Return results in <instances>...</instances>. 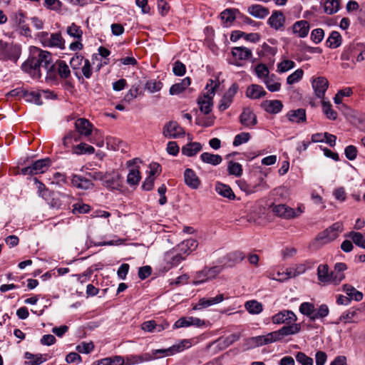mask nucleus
<instances>
[{
    "label": "nucleus",
    "mask_w": 365,
    "mask_h": 365,
    "mask_svg": "<svg viewBox=\"0 0 365 365\" xmlns=\"http://www.w3.org/2000/svg\"><path fill=\"white\" fill-rule=\"evenodd\" d=\"M309 24L305 20L297 21L293 25V32L299 38H304L308 35Z\"/></svg>",
    "instance_id": "c85d7f7f"
},
{
    "label": "nucleus",
    "mask_w": 365,
    "mask_h": 365,
    "mask_svg": "<svg viewBox=\"0 0 365 365\" xmlns=\"http://www.w3.org/2000/svg\"><path fill=\"white\" fill-rule=\"evenodd\" d=\"M236 183L240 189L247 195H250L269 188V186L262 178L259 180V182L257 184L247 183L245 180H239Z\"/></svg>",
    "instance_id": "0eeeda50"
},
{
    "label": "nucleus",
    "mask_w": 365,
    "mask_h": 365,
    "mask_svg": "<svg viewBox=\"0 0 365 365\" xmlns=\"http://www.w3.org/2000/svg\"><path fill=\"white\" fill-rule=\"evenodd\" d=\"M24 357L28 360L25 361V365H40L46 361V359L41 354L34 355L31 353L26 352Z\"/></svg>",
    "instance_id": "49530a36"
},
{
    "label": "nucleus",
    "mask_w": 365,
    "mask_h": 365,
    "mask_svg": "<svg viewBox=\"0 0 365 365\" xmlns=\"http://www.w3.org/2000/svg\"><path fill=\"white\" fill-rule=\"evenodd\" d=\"M242 125L247 128H252L257 123V116L249 108H245L240 116Z\"/></svg>",
    "instance_id": "a211bd4d"
},
{
    "label": "nucleus",
    "mask_w": 365,
    "mask_h": 365,
    "mask_svg": "<svg viewBox=\"0 0 365 365\" xmlns=\"http://www.w3.org/2000/svg\"><path fill=\"white\" fill-rule=\"evenodd\" d=\"M248 13L257 19H264L269 14V9L260 4H253L248 7Z\"/></svg>",
    "instance_id": "bb28decb"
},
{
    "label": "nucleus",
    "mask_w": 365,
    "mask_h": 365,
    "mask_svg": "<svg viewBox=\"0 0 365 365\" xmlns=\"http://www.w3.org/2000/svg\"><path fill=\"white\" fill-rule=\"evenodd\" d=\"M321 103L322 107V112L327 118L331 120H336L338 114L336 111L332 108L331 103L323 99L322 100Z\"/></svg>",
    "instance_id": "ea45409f"
},
{
    "label": "nucleus",
    "mask_w": 365,
    "mask_h": 365,
    "mask_svg": "<svg viewBox=\"0 0 365 365\" xmlns=\"http://www.w3.org/2000/svg\"><path fill=\"white\" fill-rule=\"evenodd\" d=\"M184 259L185 256H182V253L178 252L175 248L167 252L165 255V260L167 264H169L168 268L178 266Z\"/></svg>",
    "instance_id": "aec40b11"
},
{
    "label": "nucleus",
    "mask_w": 365,
    "mask_h": 365,
    "mask_svg": "<svg viewBox=\"0 0 365 365\" xmlns=\"http://www.w3.org/2000/svg\"><path fill=\"white\" fill-rule=\"evenodd\" d=\"M24 97L28 102L34 103L38 106L43 104L41 99V93L40 91H25L24 92Z\"/></svg>",
    "instance_id": "4c0bfd02"
},
{
    "label": "nucleus",
    "mask_w": 365,
    "mask_h": 365,
    "mask_svg": "<svg viewBox=\"0 0 365 365\" xmlns=\"http://www.w3.org/2000/svg\"><path fill=\"white\" fill-rule=\"evenodd\" d=\"M245 308L250 314H259L263 311V305L261 302L252 299L245 302Z\"/></svg>",
    "instance_id": "c9c22d12"
},
{
    "label": "nucleus",
    "mask_w": 365,
    "mask_h": 365,
    "mask_svg": "<svg viewBox=\"0 0 365 365\" xmlns=\"http://www.w3.org/2000/svg\"><path fill=\"white\" fill-rule=\"evenodd\" d=\"M54 65L50 52L38 47H32L30 56L21 65V69L34 78L41 77V68L47 73L53 69Z\"/></svg>",
    "instance_id": "f257e3e1"
},
{
    "label": "nucleus",
    "mask_w": 365,
    "mask_h": 365,
    "mask_svg": "<svg viewBox=\"0 0 365 365\" xmlns=\"http://www.w3.org/2000/svg\"><path fill=\"white\" fill-rule=\"evenodd\" d=\"M94 152L95 148L93 146L86 143H81L80 144L73 147V153L80 155L85 154H93Z\"/></svg>",
    "instance_id": "09e8293b"
},
{
    "label": "nucleus",
    "mask_w": 365,
    "mask_h": 365,
    "mask_svg": "<svg viewBox=\"0 0 365 365\" xmlns=\"http://www.w3.org/2000/svg\"><path fill=\"white\" fill-rule=\"evenodd\" d=\"M163 83L157 81H149L145 84V88L150 93H155L161 90Z\"/></svg>",
    "instance_id": "69168bd1"
},
{
    "label": "nucleus",
    "mask_w": 365,
    "mask_h": 365,
    "mask_svg": "<svg viewBox=\"0 0 365 365\" xmlns=\"http://www.w3.org/2000/svg\"><path fill=\"white\" fill-rule=\"evenodd\" d=\"M301 330L300 324L294 322L289 324L288 326H284L277 331H274L276 334L277 341L282 340L284 336L293 335L299 333Z\"/></svg>",
    "instance_id": "4468645a"
},
{
    "label": "nucleus",
    "mask_w": 365,
    "mask_h": 365,
    "mask_svg": "<svg viewBox=\"0 0 365 365\" xmlns=\"http://www.w3.org/2000/svg\"><path fill=\"white\" fill-rule=\"evenodd\" d=\"M140 173L137 169H131L127 176V182L130 185H137L140 180Z\"/></svg>",
    "instance_id": "603ef678"
},
{
    "label": "nucleus",
    "mask_w": 365,
    "mask_h": 365,
    "mask_svg": "<svg viewBox=\"0 0 365 365\" xmlns=\"http://www.w3.org/2000/svg\"><path fill=\"white\" fill-rule=\"evenodd\" d=\"M288 120L293 123H303L307 121L306 110L304 108L291 110L287 114Z\"/></svg>",
    "instance_id": "4be33fe9"
},
{
    "label": "nucleus",
    "mask_w": 365,
    "mask_h": 365,
    "mask_svg": "<svg viewBox=\"0 0 365 365\" xmlns=\"http://www.w3.org/2000/svg\"><path fill=\"white\" fill-rule=\"evenodd\" d=\"M150 354L155 356V359H157L165 356L173 355V351L170 346L168 349H153L150 352Z\"/></svg>",
    "instance_id": "0e129e2a"
},
{
    "label": "nucleus",
    "mask_w": 365,
    "mask_h": 365,
    "mask_svg": "<svg viewBox=\"0 0 365 365\" xmlns=\"http://www.w3.org/2000/svg\"><path fill=\"white\" fill-rule=\"evenodd\" d=\"M191 81L189 77L183 78L180 83L173 84L170 88V95H178L183 92L190 85Z\"/></svg>",
    "instance_id": "72a5a7b5"
},
{
    "label": "nucleus",
    "mask_w": 365,
    "mask_h": 365,
    "mask_svg": "<svg viewBox=\"0 0 365 365\" xmlns=\"http://www.w3.org/2000/svg\"><path fill=\"white\" fill-rule=\"evenodd\" d=\"M266 95V91L262 86L258 84H251L247 88L245 92V96L252 100L259 99Z\"/></svg>",
    "instance_id": "5701e85b"
},
{
    "label": "nucleus",
    "mask_w": 365,
    "mask_h": 365,
    "mask_svg": "<svg viewBox=\"0 0 365 365\" xmlns=\"http://www.w3.org/2000/svg\"><path fill=\"white\" fill-rule=\"evenodd\" d=\"M304 71L302 68L297 69L287 78V83L292 85L298 83L303 77Z\"/></svg>",
    "instance_id": "6e6d98bb"
},
{
    "label": "nucleus",
    "mask_w": 365,
    "mask_h": 365,
    "mask_svg": "<svg viewBox=\"0 0 365 365\" xmlns=\"http://www.w3.org/2000/svg\"><path fill=\"white\" fill-rule=\"evenodd\" d=\"M102 365H123L124 359L120 356H115L114 357L105 358L101 360Z\"/></svg>",
    "instance_id": "052dcab7"
},
{
    "label": "nucleus",
    "mask_w": 365,
    "mask_h": 365,
    "mask_svg": "<svg viewBox=\"0 0 365 365\" xmlns=\"http://www.w3.org/2000/svg\"><path fill=\"white\" fill-rule=\"evenodd\" d=\"M285 18L281 11H274L268 19L269 26L276 30H279L284 26Z\"/></svg>",
    "instance_id": "a878e982"
},
{
    "label": "nucleus",
    "mask_w": 365,
    "mask_h": 365,
    "mask_svg": "<svg viewBox=\"0 0 365 365\" xmlns=\"http://www.w3.org/2000/svg\"><path fill=\"white\" fill-rule=\"evenodd\" d=\"M121 175L118 173H106L103 185L112 190H118L121 187Z\"/></svg>",
    "instance_id": "6ab92c4d"
},
{
    "label": "nucleus",
    "mask_w": 365,
    "mask_h": 365,
    "mask_svg": "<svg viewBox=\"0 0 365 365\" xmlns=\"http://www.w3.org/2000/svg\"><path fill=\"white\" fill-rule=\"evenodd\" d=\"M168 324H166L165 326L158 325L155 323L154 320H150L145 322L142 324L141 328L145 331L153 332L155 331L160 332L162 330L165 329L168 327Z\"/></svg>",
    "instance_id": "37998d69"
},
{
    "label": "nucleus",
    "mask_w": 365,
    "mask_h": 365,
    "mask_svg": "<svg viewBox=\"0 0 365 365\" xmlns=\"http://www.w3.org/2000/svg\"><path fill=\"white\" fill-rule=\"evenodd\" d=\"M267 90L270 92H277L281 89L279 79L274 74H270L262 81Z\"/></svg>",
    "instance_id": "cd10ccee"
},
{
    "label": "nucleus",
    "mask_w": 365,
    "mask_h": 365,
    "mask_svg": "<svg viewBox=\"0 0 365 365\" xmlns=\"http://www.w3.org/2000/svg\"><path fill=\"white\" fill-rule=\"evenodd\" d=\"M257 76L263 81L267 76L270 75L267 66L264 63H259L255 68Z\"/></svg>",
    "instance_id": "5fc2aeb1"
},
{
    "label": "nucleus",
    "mask_w": 365,
    "mask_h": 365,
    "mask_svg": "<svg viewBox=\"0 0 365 365\" xmlns=\"http://www.w3.org/2000/svg\"><path fill=\"white\" fill-rule=\"evenodd\" d=\"M272 210L276 215L285 219L297 217L303 212L301 207L295 210L284 204L274 205Z\"/></svg>",
    "instance_id": "39448f33"
},
{
    "label": "nucleus",
    "mask_w": 365,
    "mask_h": 365,
    "mask_svg": "<svg viewBox=\"0 0 365 365\" xmlns=\"http://www.w3.org/2000/svg\"><path fill=\"white\" fill-rule=\"evenodd\" d=\"M297 319L296 314L291 310H282L272 317V322L275 324H289L295 322Z\"/></svg>",
    "instance_id": "9b49d317"
},
{
    "label": "nucleus",
    "mask_w": 365,
    "mask_h": 365,
    "mask_svg": "<svg viewBox=\"0 0 365 365\" xmlns=\"http://www.w3.org/2000/svg\"><path fill=\"white\" fill-rule=\"evenodd\" d=\"M66 33L69 36L78 41H81L83 34L81 26L75 23H72L66 28Z\"/></svg>",
    "instance_id": "de8ad7c7"
},
{
    "label": "nucleus",
    "mask_w": 365,
    "mask_h": 365,
    "mask_svg": "<svg viewBox=\"0 0 365 365\" xmlns=\"http://www.w3.org/2000/svg\"><path fill=\"white\" fill-rule=\"evenodd\" d=\"M225 297L223 294H218L215 297L210 298H201L198 301V302L193 307V309L195 310H200L214 304H219L222 302L225 299Z\"/></svg>",
    "instance_id": "dca6fc26"
},
{
    "label": "nucleus",
    "mask_w": 365,
    "mask_h": 365,
    "mask_svg": "<svg viewBox=\"0 0 365 365\" xmlns=\"http://www.w3.org/2000/svg\"><path fill=\"white\" fill-rule=\"evenodd\" d=\"M94 349L93 342H82L76 346V351L82 354H88Z\"/></svg>",
    "instance_id": "774afa93"
},
{
    "label": "nucleus",
    "mask_w": 365,
    "mask_h": 365,
    "mask_svg": "<svg viewBox=\"0 0 365 365\" xmlns=\"http://www.w3.org/2000/svg\"><path fill=\"white\" fill-rule=\"evenodd\" d=\"M296 360L302 365H313V359L303 352H298L296 354Z\"/></svg>",
    "instance_id": "338daca9"
},
{
    "label": "nucleus",
    "mask_w": 365,
    "mask_h": 365,
    "mask_svg": "<svg viewBox=\"0 0 365 365\" xmlns=\"http://www.w3.org/2000/svg\"><path fill=\"white\" fill-rule=\"evenodd\" d=\"M314 304L311 302H303L300 304L299 310V312L310 319L312 312L314 311Z\"/></svg>",
    "instance_id": "4d7b16f0"
},
{
    "label": "nucleus",
    "mask_w": 365,
    "mask_h": 365,
    "mask_svg": "<svg viewBox=\"0 0 365 365\" xmlns=\"http://www.w3.org/2000/svg\"><path fill=\"white\" fill-rule=\"evenodd\" d=\"M262 108L271 114H277L282 111L283 104L279 100H266L261 104Z\"/></svg>",
    "instance_id": "b1692460"
},
{
    "label": "nucleus",
    "mask_w": 365,
    "mask_h": 365,
    "mask_svg": "<svg viewBox=\"0 0 365 365\" xmlns=\"http://www.w3.org/2000/svg\"><path fill=\"white\" fill-rule=\"evenodd\" d=\"M277 341L274 331L270 332L266 335L250 337L246 341L247 349H253L263 345L274 343Z\"/></svg>",
    "instance_id": "20e7f679"
},
{
    "label": "nucleus",
    "mask_w": 365,
    "mask_h": 365,
    "mask_svg": "<svg viewBox=\"0 0 365 365\" xmlns=\"http://www.w3.org/2000/svg\"><path fill=\"white\" fill-rule=\"evenodd\" d=\"M360 51V44L359 43H351L348 46H346L344 48V50L341 54V60L342 61H351L354 63L355 61L353 59V57L358 53Z\"/></svg>",
    "instance_id": "393cba45"
},
{
    "label": "nucleus",
    "mask_w": 365,
    "mask_h": 365,
    "mask_svg": "<svg viewBox=\"0 0 365 365\" xmlns=\"http://www.w3.org/2000/svg\"><path fill=\"white\" fill-rule=\"evenodd\" d=\"M220 17L225 26H228L235 19V10L227 9L220 13Z\"/></svg>",
    "instance_id": "8fccbe9b"
},
{
    "label": "nucleus",
    "mask_w": 365,
    "mask_h": 365,
    "mask_svg": "<svg viewBox=\"0 0 365 365\" xmlns=\"http://www.w3.org/2000/svg\"><path fill=\"white\" fill-rule=\"evenodd\" d=\"M58 73L62 78H67L70 76L71 71L69 67L64 61H58Z\"/></svg>",
    "instance_id": "680f3d73"
},
{
    "label": "nucleus",
    "mask_w": 365,
    "mask_h": 365,
    "mask_svg": "<svg viewBox=\"0 0 365 365\" xmlns=\"http://www.w3.org/2000/svg\"><path fill=\"white\" fill-rule=\"evenodd\" d=\"M215 86L212 87L207 93H204L197 99L200 110L204 114H209L212 110V98L215 95Z\"/></svg>",
    "instance_id": "6e6552de"
},
{
    "label": "nucleus",
    "mask_w": 365,
    "mask_h": 365,
    "mask_svg": "<svg viewBox=\"0 0 365 365\" xmlns=\"http://www.w3.org/2000/svg\"><path fill=\"white\" fill-rule=\"evenodd\" d=\"M202 148L198 142L189 143L182 148V153L187 157H192L198 153Z\"/></svg>",
    "instance_id": "2f4dec72"
},
{
    "label": "nucleus",
    "mask_w": 365,
    "mask_h": 365,
    "mask_svg": "<svg viewBox=\"0 0 365 365\" xmlns=\"http://www.w3.org/2000/svg\"><path fill=\"white\" fill-rule=\"evenodd\" d=\"M329 266L326 264H321L317 268V277L320 282L330 284L331 278Z\"/></svg>",
    "instance_id": "7c9ffc66"
},
{
    "label": "nucleus",
    "mask_w": 365,
    "mask_h": 365,
    "mask_svg": "<svg viewBox=\"0 0 365 365\" xmlns=\"http://www.w3.org/2000/svg\"><path fill=\"white\" fill-rule=\"evenodd\" d=\"M155 356H153L150 353H143L140 355H131L128 357V360L130 364H136L155 360Z\"/></svg>",
    "instance_id": "79ce46f5"
},
{
    "label": "nucleus",
    "mask_w": 365,
    "mask_h": 365,
    "mask_svg": "<svg viewBox=\"0 0 365 365\" xmlns=\"http://www.w3.org/2000/svg\"><path fill=\"white\" fill-rule=\"evenodd\" d=\"M337 237V234H336V232H334L329 227L318 235L316 238V240L318 242H312L311 246L317 249L322 245L334 240Z\"/></svg>",
    "instance_id": "f8f14e48"
},
{
    "label": "nucleus",
    "mask_w": 365,
    "mask_h": 365,
    "mask_svg": "<svg viewBox=\"0 0 365 365\" xmlns=\"http://www.w3.org/2000/svg\"><path fill=\"white\" fill-rule=\"evenodd\" d=\"M312 86L317 98L323 100L329 86V82L327 79L322 76L312 78Z\"/></svg>",
    "instance_id": "9d476101"
},
{
    "label": "nucleus",
    "mask_w": 365,
    "mask_h": 365,
    "mask_svg": "<svg viewBox=\"0 0 365 365\" xmlns=\"http://www.w3.org/2000/svg\"><path fill=\"white\" fill-rule=\"evenodd\" d=\"M227 170L230 175L236 177L241 176L242 174V165L237 162L230 161L228 164Z\"/></svg>",
    "instance_id": "864d4df0"
},
{
    "label": "nucleus",
    "mask_w": 365,
    "mask_h": 365,
    "mask_svg": "<svg viewBox=\"0 0 365 365\" xmlns=\"http://www.w3.org/2000/svg\"><path fill=\"white\" fill-rule=\"evenodd\" d=\"M232 56L237 60H247L252 56V51L244 46H237L232 49Z\"/></svg>",
    "instance_id": "c756f323"
},
{
    "label": "nucleus",
    "mask_w": 365,
    "mask_h": 365,
    "mask_svg": "<svg viewBox=\"0 0 365 365\" xmlns=\"http://www.w3.org/2000/svg\"><path fill=\"white\" fill-rule=\"evenodd\" d=\"M75 128L79 135L86 138L91 136L94 130L93 125L88 120L83 118H78L76 120Z\"/></svg>",
    "instance_id": "ddd939ff"
},
{
    "label": "nucleus",
    "mask_w": 365,
    "mask_h": 365,
    "mask_svg": "<svg viewBox=\"0 0 365 365\" xmlns=\"http://www.w3.org/2000/svg\"><path fill=\"white\" fill-rule=\"evenodd\" d=\"M294 276H295L294 274ZM293 275L291 272H279L273 273L272 274H269V277L273 280L279 281V282H284L288 279L292 277Z\"/></svg>",
    "instance_id": "e2e57ef3"
},
{
    "label": "nucleus",
    "mask_w": 365,
    "mask_h": 365,
    "mask_svg": "<svg viewBox=\"0 0 365 365\" xmlns=\"http://www.w3.org/2000/svg\"><path fill=\"white\" fill-rule=\"evenodd\" d=\"M51 162L48 158L37 160L29 166L22 168L19 173L24 175H34L45 173L51 166Z\"/></svg>",
    "instance_id": "7ed1b4c3"
},
{
    "label": "nucleus",
    "mask_w": 365,
    "mask_h": 365,
    "mask_svg": "<svg viewBox=\"0 0 365 365\" xmlns=\"http://www.w3.org/2000/svg\"><path fill=\"white\" fill-rule=\"evenodd\" d=\"M184 182L187 186L193 190L199 188L201 181L195 172L191 168H186L184 171Z\"/></svg>",
    "instance_id": "2eb2a0df"
},
{
    "label": "nucleus",
    "mask_w": 365,
    "mask_h": 365,
    "mask_svg": "<svg viewBox=\"0 0 365 365\" xmlns=\"http://www.w3.org/2000/svg\"><path fill=\"white\" fill-rule=\"evenodd\" d=\"M71 182L73 186L83 190L90 189L93 186V183L90 180L78 175L73 176Z\"/></svg>",
    "instance_id": "473e14b6"
},
{
    "label": "nucleus",
    "mask_w": 365,
    "mask_h": 365,
    "mask_svg": "<svg viewBox=\"0 0 365 365\" xmlns=\"http://www.w3.org/2000/svg\"><path fill=\"white\" fill-rule=\"evenodd\" d=\"M79 140L80 136L75 132L71 131L68 133L63 138V145L67 149L72 148L73 152V147L76 146L74 143L78 142Z\"/></svg>",
    "instance_id": "a19ab883"
},
{
    "label": "nucleus",
    "mask_w": 365,
    "mask_h": 365,
    "mask_svg": "<svg viewBox=\"0 0 365 365\" xmlns=\"http://www.w3.org/2000/svg\"><path fill=\"white\" fill-rule=\"evenodd\" d=\"M342 289L351 300L354 299L356 302H359L363 299L362 292L356 290L353 286L350 284H344Z\"/></svg>",
    "instance_id": "58836bf2"
},
{
    "label": "nucleus",
    "mask_w": 365,
    "mask_h": 365,
    "mask_svg": "<svg viewBox=\"0 0 365 365\" xmlns=\"http://www.w3.org/2000/svg\"><path fill=\"white\" fill-rule=\"evenodd\" d=\"M215 190L220 195L230 200H233L235 197L231 187L225 184L217 182L215 185Z\"/></svg>",
    "instance_id": "e433bc0d"
},
{
    "label": "nucleus",
    "mask_w": 365,
    "mask_h": 365,
    "mask_svg": "<svg viewBox=\"0 0 365 365\" xmlns=\"http://www.w3.org/2000/svg\"><path fill=\"white\" fill-rule=\"evenodd\" d=\"M250 139V134L249 133H240L235 135L232 145L237 147L243 143L248 142Z\"/></svg>",
    "instance_id": "bf43d9fd"
},
{
    "label": "nucleus",
    "mask_w": 365,
    "mask_h": 365,
    "mask_svg": "<svg viewBox=\"0 0 365 365\" xmlns=\"http://www.w3.org/2000/svg\"><path fill=\"white\" fill-rule=\"evenodd\" d=\"M197 245L198 243L197 240L194 239H188L182 241L175 248L178 252L182 253V256H185V259L187 255L197 247Z\"/></svg>",
    "instance_id": "412c9836"
},
{
    "label": "nucleus",
    "mask_w": 365,
    "mask_h": 365,
    "mask_svg": "<svg viewBox=\"0 0 365 365\" xmlns=\"http://www.w3.org/2000/svg\"><path fill=\"white\" fill-rule=\"evenodd\" d=\"M327 47L331 48H338L341 44V36L338 31H332L326 41Z\"/></svg>",
    "instance_id": "c03bdc74"
},
{
    "label": "nucleus",
    "mask_w": 365,
    "mask_h": 365,
    "mask_svg": "<svg viewBox=\"0 0 365 365\" xmlns=\"http://www.w3.org/2000/svg\"><path fill=\"white\" fill-rule=\"evenodd\" d=\"M185 134L184 129L175 121L165 123L163 129V135L166 138H179Z\"/></svg>",
    "instance_id": "423d86ee"
},
{
    "label": "nucleus",
    "mask_w": 365,
    "mask_h": 365,
    "mask_svg": "<svg viewBox=\"0 0 365 365\" xmlns=\"http://www.w3.org/2000/svg\"><path fill=\"white\" fill-rule=\"evenodd\" d=\"M239 86L237 83H233L220 101L218 108L221 111L228 108L233 101L234 96L237 94Z\"/></svg>",
    "instance_id": "1a4fd4ad"
},
{
    "label": "nucleus",
    "mask_w": 365,
    "mask_h": 365,
    "mask_svg": "<svg viewBox=\"0 0 365 365\" xmlns=\"http://www.w3.org/2000/svg\"><path fill=\"white\" fill-rule=\"evenodd\" d=\"M339 8V0H325L324 2V10L327 14L331 15L336 13Z\"/></svg>",
    "instance_id": "a18cd8bd"
},
{
    "label": "nucleus",
    "mask_w": 365,
    "mask_h": 365,
    "mask_svg": "<svg viewBox=\"0 0 365 365\" xmlns=\"http://www.w3.org/2000/svg\"><path fill=\"white\" fill-rule=\"evenodd\" d=\"M200 159L203 163L210 164L214 166L220 165L222 161V158L220 155L212 154L207 152L202 153L200 155Z\"/></svg>",
    "instance_id": "f704fd0d"
},
{
    "label": "nucleus",
    "mask_w": 365,
    "mask_h": 365,
    "mask_svg": "<svg viewBox=\"0 0 365 365\" xmlns=\"http://www.w3.org/2000/svg\"><path fill=\"white\" fill-rule=\"evenodd\" d=\"M38 38L43 47L56 48L60 50L65 48V40L60 32H41Z\"/></svg>",
    "instance_id": "f03ea898"
},
{
    "label": "nucleus",
    "mask_w": 365,
    "mask_h": 365,
    "mask_svg": "<svg viewBox=\"0 0 365 365\" xmlns=\"http://www.w3.org/2000/svg\"><path fill=\"white\" fill-rule=\"evenodd\" d=\"M295 67V63L291 60H284L277 64V72L285 73Z\"/></svg>",
    "instance_id": "13d9d810"
},
{
    "label": "nucleus",
    "mask_w": 365,
    "mask_h": 365,
    "mask_svg": "<svg viewBox=\"0 0 365 365\" xmlns=\"http://www.w3.org/2000/svg\"><path fill=\"white\" fill-rule=\"evenodd\" d=\"M222 271V267L214 266L212 267H205L200 272V277L203 276V279H200L197 282H194V284H200L207 280L212 279L217 277Z\"/></svg>",
    "instance_id": "f3484780"
},
{
    "label": "nucleus",
    "mask_w": 365,
    "mask_h": 365,
    "mask_svg": "<svg viewBox=\"0 0 365 365\" xmlns=\"http://www.w3.org/2000/svg\"><path fill=\"white\" fill-rule=\"evenodd\" d=\"M353 242L358 247L365 249V237L363 234L358 232L351 231L348 235Z\"/></svg>",
    "instance_id": "3c124183"
}]
</instances>
